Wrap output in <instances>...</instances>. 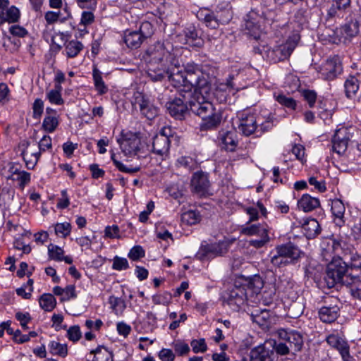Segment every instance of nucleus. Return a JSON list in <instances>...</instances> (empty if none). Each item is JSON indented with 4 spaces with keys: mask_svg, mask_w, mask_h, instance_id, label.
<instances>
[{
    "mask_svg": "<svg viewBox=\"0 0 361 361\" xmlns=\"http://www.w3.org/2000/svg\"><path fill=\"white\" fill-rule=\"evenodd\" d=\"M261 14H262V25L269 24L271 25L274 20L276 14L275 12L272 10L267 9L266 11H262L261 10Z\"/></svg>",
    "mask_w": 361,
    "mask_h": 361,
    "instance_id": "57",
    "label": "nucleus"
},
{
    "mask_svg": "<svg viewBox=\"0 0 361 361\" xmlns=\"http://www.w3.org/2000/svg\"><path fill=\"white\" fill-rule=\"evenodd\" d=\"M343 71L342 63L338 56L329 58L320 67L319 73L322 79L333 80Z\"/></svg>",
    "mask_w": 361,
    "mask_h": 361,
    "instance_id": "9",
    "label": "nucleus"
},
{
    "mask_svg": "<svg viewBox=\"0 0 361 361\" xmlns=\"http://www.w3.org/2000/svg\"><path fill=\"white\" fill-rule=\"evenodd\" d=\"M140 139L133 135L131 137L123 139L120 143V147L126 156L133 157L140 151Z\"/></svg>",
    "mask_w": 361,
    "mask_h": 361,
    "instance_id": "20",
    "label": "nucleus"
},
{
    "mask_svg": "<svg viewBox=\"0 0 361 361\" xmlns=\"http://www.w3.org/2000/svg\"><path fill=\"white\" fill-rule=\"evenodd\" d=\"M186 43H192L198 37V33L194 27H189L185 30Z\"/></svg>",
    "mask_w": 361,
    "mask_h": 361,
    "instance_id": "64",
    "label": "nucleus"
},
{
    "mask_svg": "<svg viewBox=\"0 0 361 361\" xmlns=\"http://www.w3.org/2000/svg\"><path fill=\"white\" fill-rule=\"evenodd\" d=\"M266 341L251 350L250 361H273L274 353L271 349V345Z\"/></svg>",
    "mask_w": 361,
    "mask_h": 361,
    "instance_id": "17",
    "label": "nucleus"
},
{
    "mask_svg": "<svg viewBox=\"0 0 361 361\" xmlns=\"http://www.w3.org/2000/svg\"><path fill=\"white\" fill-rule=\"evenodd\" d=\"M94 354L92 361H113V355L107 348L99 346L91 352Z\"/></svg>",
    "mask_w": 361,
    "mask_h": 361,
    "instance_id": "35",
    "label": "nucleus"
},
{
    "mask_svg": "<svg viewBox=\"0 0 361 361\" xmlns=\"http://www.w3.org/2000/svg\"><path fill=\"white\" fill-rule=\"evenodd\" d=\"M82 44L78 40H71L68 42L65 47L66 55L69 58L75 57L82 49Z\"/></svg>",
    "mask_w": 361,
    "mask_h": 361,
    "instance_id": "41",
    "label": "nucleus"
},
{
    "mask_svg": "<svg viewBox=\"0 0 361 361\" xmlns=\"http://www.w3.org/2000/svg\"><path fill=\"white\" fill-rule=\"evenodd\" d=\"M23 155L26 167L28 169H32L38 161L40 152L29 153L28 151H24Z\"/></svg>",
    "mask_w": 361,
    "mask_h": 361,
    "instance_id": "43",
    "label": "nucleus"
},
{
    "mask_svg": "<svg viewBox=\"0 0 361 361\" xmlns=\"http://www.w3.org/2000/svg\"><path fill=\"white\" fill-rule=\"evenodd\" d=\"M173 346L175 353L179 356L185 355L190 350V346L187 343L180 341L173 343Z\"/></svg>",
    "mask_w": 361,
    "mask_h": 361,
    "instance_id": "51",
    "label": "nucleus"
},
{
    "mask_svg": "<svg viewBox=\"0 0 361 361\" xmlns=\"http://www.w3.org/2000/svg\"><path fill=\"white\" fill-rule=\"evenodd\" d=\"M48 253L51 259L59 262L63 261L64 251L61 247L50 244L48 246Z\"/></svg>",
    "mask_w": 361,
    "mask_h": 361,
    "instance_id": "44",
    "label": "nucleus"
},
{
    "mask_svg": "<svg viewBox=\"0 0 361 361\" xmlns=\"http://www.w3.org/2000/svg\"><path fill=\"white\" fill-rule=\"evenodd\" d=\"M267 343H269V345H271V349H273V351L275 350L279 355H287L292 353V351L288 347V345L285 344L283 341L281 340L279 343L276 341H269Z\"/></svg>",
    "mask_w": 361,
    "mask_h": 361,
    "instance_id": "42",
    "label": "nucleus"
},
{
    "mask_svg": "<svg viewBox=\"0 0 361 361\" xmlns=\"http://www.w3.org/2000/svg\"><path fill=\"white\" fill-rule=\"evenodd\" d=\"M178 164L188 170H192L195 168L196 164L194 159L190 157H181L177 160Z\"/></svg>",
    "mask_w": 361,
    "mask_h": 361,
    "instance_id": "56",
    "label": "nucleus"
},
{
    "mask_svg": "<svg viewBox=\"0 0 361 361\" xmlns=\"http://www.w3.org/2000/svg\"><path fill=\"white\" fill-rule=\"evenodd\" d=\"M275 98L276 100L282 106H284L285 107L292 110L295 109L296 102L292 97L279 94L278 95H275Z\"/></svg>",
    "mask_w": 361,
    "mask_h": 361,
    "instance_id": "47",
    "label": "nucleus"
},
{
    "mask_svg": "<svg viewBox=\"0 0 361 361\" xmlns=\"http://www.w3.org/2000/svg\"><path fill=\"white\" fill-rule=\"evenodd\" d=\"M83 11L81 14L80 18V25H84L85 27L91 25L94 21V15L92 11Z\"/></svg>",
    "mask_w": 361,
    "mask_h": 361,
    "instance_id": "59",
    "label": "nucleus"
},
{
    "mask_svg": "<svg viewBox=\"0 0 361 361\" xmlns=\"http://www.w3.org/2000/svg\"><path fill=\"white\" fill-rule=\"evenodd\" d=\"M341 33L345 39L351 40L359 33V23L357 21H350L341 27Z\"/></svg>",
    "mask_w": 361,
    "mask_h": 361,
    "instance_id": "32",
    "label": "nucleus"
},
{
    "mask_svg": "<svg viewBox=\"0 0 361 361\" xmlns=\"http://www.w3.org/2000/svg\"><path fill=\"white\" fill-rule=\"evenodd\" d=\"M109 302L116 314L123 312L126 307L124 300L115 296H111Z\"/></svg>",
    "mask_w": 361,
    "mask_h": 361,
    "instance_id": "46",
    "label": "nucleus"
},
{
    "mask_svg": "<svg viewBox=\"0 0 361 361\" xmlns=\"http://www.w3.org/2000/svg\"><path fill=\"white\" fill-rule=\"evenodd\" d=\"M359 89L358 80L354 76H350L345 82V95L348 98L353 97Z\"/></svg>",
    "mask_w": 361,
    "mask_h": 361,
    "instance_id": "38",
    "label": "nucleus"
},
{
    "mask_svg": "<svg viewBox=\"0 0 361 361\" xmlns=\"http://www.w3.org/2000/svg\"><path fill=\"white\" fill-rule=\"evenodd\" d=\"M62 87L61 85H55V87L47 92V98L51 104L61 105L64 101L61 97V91Z\"/></svg>",
    "mask_w": 361,
    "mask_h": 361,
    "instance_id": "33",
    "label": "nucleus"
},
{
    "mask_svg": "<svg viewBox=\"0 0 361 361\" xmlns=\"http://www.w3.org/2000/svg\"><path fill=\"white\" fill-rule=\"evenodd\" d=\"M49 349L51 354L65 357L68 355L66 344L60 343L59 341H52L49 343Z\"/></svg>",
    "mask_w": 361,
    "mask_h": 361,
    "instance_id": "39",
    "label": "nucleus"
},
{
    "mask_svg": "<svg viewBox=\"0 0 361 361\" xmlns=\"http://www.w3.org/2000/svg\"><path fill=\"white\" fill-rule=\"evenodd\" d=\"M76 297L75 286L74 285H68L64 288V293L61 300L62 301H68L71 299L76 298Z\"/></svg>",
    "mask_w": 361,
    "mask_h": 361,
    "instance_id": "60",
    "label": "nucleus"
},
{
    "mask_svg": "<svg viewBox=\"0 0 361 361\" xmlns=\"http://www.w3.org/2000/svg\"><path fill=\"white\" fill-rule=\"evenodd\" d=\"M331 210L336 225L339 227L343 226L345 222L344 217L345 207L343 202L339 199L332 200Z\"/></svg>",
    "mask_w": 361,
    "mask_h": 361,
    "instance_id": "22",
    "label": "nucleus"
},
{
    "mask_svg": "<svg viewBox=\"0 0 361 361\" xmlns=\"http://www.w3.org/2000/svg\"><path fill=\"white\" fill-rule=\"evenodd\" d=\"M112 268L117 271L126 270L128 268V262L126 258L116 256L113 259Z\"/></svg>",
    "mask_w": 361,
    "mask_h": 361,
    "instance_id": "52",
    "label": "nucleus"
},
{
    "mask_svg": "<svg viewBox=\"0 0 361 361\" xmlns=\"http://www.w3.org/2000/svg\"><path fill=\"white\" fill-rule=\"evenodd\" d=\"M67 336L69 340L76 342L80 340L82 334L78 326H73L67 331Z\"/></svg>",
    "mask_w": 361,
    "mask_h": 361,
    "instance_id": "58",
    "label": "nucleus"
},
{
    "mask_svg": "<svg viewBox=\"0 0 361 361\" xmlns=\"http://www.w3.org/2000/svg\"><path fill=\"white\" fill-rule=\"evenodd\" d=\"M159 357L161 361H173L175 353L171 349L163 348L159 353Z\"/></svg>",
    "mask_w": 361,
    "mask_h": 361,
    "instance_id": "62",
    "label": "nucleus"
},
{
    "mask_svg": "<svg viewBox=\"0 0 361 361\" xmlns=\"http://www.w3.org/2000/svg\"><path fill=\"white\" fill-rule=\"evenodd\" d=\"M197 17L200 20L203 21L205 25L212 29H216L219 24L227 23L228 20L219 19L214 13L206 8L200 9L197 13Z\"/></svg>",
    "mask_w": 361,
    "mask_h": 361,
    "instance_id": "19",
    "label": "nucleus"
},
{
    "mask_svg": "<svg viewBox=\"0 0 361 361\" xmlns=\"http://www.w3.org/2000/svg\"><path fill=\"white\" fill-rule=\"evenodd\" d=\"M166 107L169 114L177 119H182L190 107L192 113L202 118V130L215 128L221 121L219 111L214 108L211 102L205 99L204 95H200L198 92H181L178 97L169 101Z\"/></svg>",
    "mask_w": 361,
    "mask_h": 361,
    "instance_id": "1",
    "label": "nucleus"
},
{
    "mask_svg": "<svg viewBox=\"0 0 361 361\" xmlns=\"http://www.w3.org/2000/svg\"><path fill=\"white\" fill-rule=\"evenodd\" d=\"M135 105L139 106L141 114L147 119L152 120L158 115V109L142 93L135 95Z\"/></svg>",
    "mask_w": 361,
    "mask_h": 361,
    "instance_id": "16",
    "label": "nucleus"
},
{
    "mask_svg": "<svg viewBox=\"0 0 361 361\" xmlns=\"http://www.w3.org/2000/svg\"><path fill=\"white\" fill-rule=\"evenodd\" d=\"M269 227L267 224H252L243 228V233L247 235H257L259 238H269Z\"/></svg>",
    "mask_w": 361,
    "mask_h": 361,
    "instance_id": "26",
    "label": "nucleus"
},
{
    "mask_svg": "<svg viewBox=\"0 0 361 361\" xmlns=\"http://www.w3.org/2000/svg\"><path fill=\"white\" fill-rule=\"evenodd\" d=\"M339 307L335 305H329L323 306L319 311L320 319L325 323L334 322L339 315Z\"/></svg>",
    "mask_w": 361,
    "mask_h": 361,
    "instance_id": "24",
    "label": "nucleus"
},
{
    "mask_svg": "<svg viewBox=\"0 0 361 361\" xmlns=\"http://www.w3.org/2000/svg\"><path fill=\"white\" fill-rule=\"evenodd\" d=\"M220 145L227 151L233 152L237 146V135L233 131L223 132L219 135Z\"/></svg>",
    "mask_w": 361,
    "mask_h": 361,
    "instance_id": "25",
    "label": "nucleus"
},
{
    "mask_svg": "<svg viewBox=\"0 0 361 361\" xmlns=\"http://www.w3.org/2000/svg\"><path fill=\"white\" fill-rule=\"evenodd\" d=\"M279 340L288 345L293 354L301 350L303 345L302 335L295 331L280 329L276 331Z\"/></svg>",
    "mask_w": 361,
    "mask_h": 361,
    "instance_id": "10",
    "label": "nucleus"
},
{
    "mask_svg": "<svg viewBox=\"0 0 361 361\" xmlns=\"http://www.w3.org/2000/svg\"><path fill=\"white\" fill-rule=\"evenodd\" d=\"M61 15V13L60 11H49L45 13L44 19L48 25H52L59 20Z\"/></svg>",
    "mask_w": 361,
    "mask_h": 361,
    "instance_id": "61",
    "label": "nucleus"
},
{
    "mask_svg": "<svg viewBox=\"0 0 361 361\" xmlns=\"http://www.w3.org/2000/svg\"><path fill=\"white\" fill-rule=\"evenodd\" d=\"M300 36L297 34L293 35L285 44L275 47L271 51L272 59L274 61H283L288 59L296 47Z\"/></svg>",
    "mask_w": 361,
    "mask_h": 361,
    "instance_id": "11",
    "label": "nucleus"
},
{
    "mask_svg": "<svg viewBox=\"0 0 361 361\" xmlns=\"http://www.w3.org/2000/svg\"><path fill=\"white\" fill-rule=\"evenodd\" d=\"M253 322L260 326H267L270 320V312L267 310H254L250 314Z\"/></svg>",
    "mask_w": 361,
    "mask_h": 361,
    "instance_id": "30",
    "label": "nucleus"
},
{
    "mask_svg": "<svg viewBox=\"0 0 361 361\" xmlns=\"http://www.w3.org/2000/svg\"><path fill=\"white\" fill-rule=\"evenodd\" d=\"M358 132L353 127H341L336 130L332 139L333 150L338 154H343L348 147H354Z\"/></svg>",
    "mask_w": 361,
    "mask_h": 361,
    "instance_id": "6",
    "label": "nucleus"
},
{
    "mask_svg": "<svg viewBox=\"0 0 361 361\" xmlns=\"http://www.w3.org/2000/svg\"><path fill=\"white\" fill-rule=\"evenodd\" d=\"M229 246L230 243L228 240L202 244L197 255L202 260L204 259H212L226 254L228 251Z\"/></svg>",
    "mask_w": 361,
    "mask_h": 361,
    "instance_id": "7",
    "label": "nucleus"
},
{
    "mask_svg": "<svg viewBox=\"0 0 361 361\" xmlns=\"http://www.w3.org/2000/svg\"><path fill=\"white\" fill-rule=\"evenodd\" d=\"M238 129L245 136L258 133V121L254 114H241L239 117Z\"/></svg>",
    "mask_w": 361,
    "mask_h": 361,
    "instance_id": "15",
    "label": "nucleus"
},
{
    "mask_svg": "<svg viewBox=\"0 0 361 361\" xmlns=\"http://www.w3.org/2000/svg\"><path fill=\"white\" fill-rule=\"evenodd\" d=\"M182 220L189 225H193L200 221V215L195 211L190 210L182 214Z\"/></svg>",
    "mask_w": 361,
    "mask_h": 361,
    "instance_id": "48",
    "label": "nucleus"
},
{
    "mask_svg": "<svg viewBox=\"0 0 361 361\" xmlns=\"http://www.w3.org/2000/svg\"><path fill=\"white\" fill-rule=\"evenodd\" d=\"M59 125V116H44L42 128L46 133H54Z\"/></svg>",
    "mask_w": 361,
    "mask_h": 361,
    "instance_id": "34",
    "label": "nucleus"
},
{
    "mask_svg": "<svg viewBox=\"0 0 361 361\" xmlns=\"http://www.w3.org/2000/svg\"><path fill=\"white\" fill-rule=\"evenodd\" d=\"M246 300V292L244 288L235 287L224 296V301L230 308L238 311Z\"/></svg>",
    "mask_w": 361,
    "mask_h": 361,
    "instance_id": "12",
    "label": "nucleus"
},
{
    "mask_svg": "<svg viewBox=\"0 0 361 361\" xmlns=\"http://www.w3.org/2000/svg\"><path fill=\"white\" fill-rule=\"evenodd\" d=\"M192 190L200 196L210 194V183L207 173L202 171L196 172L191 179Z\"/></svg>",
    "mask_w": 361,
    "mask_h": 361,
    "instance_id": "13",
    "label": "nucleus"
},
{
    "mask_svg": "<svg viewBox=\"0 0 361 361\" xmlns=\"http://www.w3.org/2000/svg\"><path fill=\"white\" fill-rule=\"evenodd\" d=\"M348 263L341 257L334 259L328 264L325 279L329 287L341 283L347 286H355V289L359 290L361 281L358 276L348 274Z\"/></svg>",
    "mask_w": 361,
    "mask_h": 361,
    "instance_id": "4",
    "label": "nucleus"
},
{
    "mask_svg": "<svg viewBox=\"0 0 361 361\" xmlns=\"http://www.w3.org/2000/svg\"><path fill=\"white\" fill-rule=\"evenodd\" d=\"M13 179L18 181L19 186L23 188L30 181V173L12 168Z\"/></svg>",
    "mask_w": 361,
    "mask_h": 361,
    "instance_id": "40",
    "label": "nucleus"
},
{
    "mask_svg": "<svg viewBox=\"0 0 361 361\" xmlns=\"http://www.w3.org/2000/svg\"><path fill=\"white\" fill-rule=\"evenodd\" d=\"M9 0H0V25L4 23H15L20 17V10L15 6L8 7Z\"/></svg>",
    "mask_w": 361,
    "mask_h": 361,
    "instance_id": "14",
    "label": "nucleus"
},
{
    "mask_svg": "<svg viewBox=\"0 0 361 361\" xmlns=\"http://www.w3.org/2000/svg\"><path fill=\"white\" fill-rule=\"evenodd\" d=\"M124 42L128 48L137 49L145 41V39L137 31H126L123 37Z\"/></svg>",
    "mask_w": 361,
    "mask_h": 361,
    "instance_id": "28",
    "label": "nucleus"
},
{
    "mask_svg": "<svg viewBox=\"0 0 361 361\" xmlns=\"http://www.w3.org/2000/svg\"><path fill=\"white\" fill-rule=\"evenodd\" d=\"M350 4V0H334L327 14L331 18L339 16L340 13L347 8Z\"/></svg>",
    "mask_w": 361,
    "mask_h": 361,
    "instance_id": "31",
    "label": "nucleus"
},
{
    "mask_svg": "<svg viewBox=\"0 0 361 361\" xmlns=\"http://www.w3.org/2000/svg\"><path fill=\"white\" fill-rule=\"evenodd\" d=\"M145 256V251L140 245L134 246L130 249L128 253V257L133 261H136Z\"/></svg>",
    "mask_w": 361,
    "mask_h": 361,
    "instance_id": "55",
    "label": "nucleus"
},
{
    "mask_svg": "<svg viewBox=\"0 0 361 361\" xmlns=\"http://www.w3.org/2000/svg\"><path fill=\"white\" fill-rule=\"evenodd\" d=\"M305 147L302 145L295 144L293 146L292 148V153L295 156L296 159L300 161L302 163H304L306 161L305 159Z\"/></svg>",
    "mask_w": 361,
    "mask_h": 361,
    "instance_id": "54",
    "label": "nucleus"
},
{
    "mask_svg": "<svg viewBox=\"0 0 361 361\" xmlns=\"http://www.w3.org/2000/svg\"><path fill=\"white\" fill-rule=\"evenodd\" d=\"M302 227L307 238H315L321 231L320 225L314 219H305Z\"/></svg>",
    "mask_w": 361,
    "mask_h": 361,
    "instance_id": "29",
    "label": "nucleus"
},
{
    "mask_svg": "<svg viewBox=\"0 0 361 361\" xmlns=\"http://www.w3.org/2000/svg\"><path fill=\"white\" fill-rule=\"evenodd\" d=\"M171 137V129L169 127H164L160 133L153 138L152 152L165 158L168 156Z\"/></svg>",
    "mask_w": 361,
    "mask_h": 361,
    "instance_id": "8",
    "label": "nucleus"
},
{
    "mask_svg": "<svg viewBox=\"0 0 361 361\" xmlns=\"http://www.w3.org/2000/svg\"><path fill=\"white\" fill-rule=\"evenodd\" d=\"M326 341L329 345L340 353L342 358L349 357V345L343 338L338 334H330L326 337Z\"/></svg>",
    "mask_w": 361,
    "mask_h": 361,
    "instance_id": "18",
    "label": "nucleus"
},
{
    "mask_svg": "<svg viewBox=\"0 0 361 361\" xmlns=\"http://www.w3.org/2000/svg\"><path fill=\"white\" fill-rule=\"evenodd\" d=\"M261 10H251L245 18V27L250 32L260 30L262 26Z\"/></svg>",
    "mask_w": 361,
    "mask_h": 361,
    "instance_id": "23",
    "label": "nucleus"
},
{
    "mask_svg": "<svg viewBox=\"0 0 361 361\" xmlns=\"http://www.w3.org/2000/svg\"><path fill=\"white\" fill-rule=\"evenodd\" d=\"M40 307L45 311L53 310L56 305V300L51 294H43L39 300Z\"/></svg>",
    "mask_w": 361,
    "mask_h": 361,
    "instance_id": "37",
    "label": "nucleus"
},
{
    "mask_svg": "<svg viewBox=\"0 0 361 361\" xmlns=\"http://www.w3.org/2000/svg\"><path fill=\"white\" fill-rule=\"evenodd\" d=\"M301 254L298 247L289 242L275 247L270 262L273 266L281 267L295 263L300 258Z\"/></svg>",
    "mask_w": 361,
    "mask_h": 361,
    "instance_id": "5",
    "label": "nucleus"
},
{
    "mask_svg": "<svg viewBox=\"0 0 361 361\" xmlns=\"http://www.w3.org/2000/svg\"><path fill=\"white\" fill-rule=\"evenodd\" d=\"M33 118L39 119L44 111V102L41 99H36L32 105Z\"/></svg>",
    "mask_w": 361,
    "mask_h": 361,
    "instance_id": "53",
    "label": "nucleus"
},
{
    "mask_svg": "<svg viewBox=\"0 0 361 361\" xmlns=\"http://www.w3.org/2000/svg\"><path fill=\"white\" fill-rule=\"evenodd\" d=\"M190 345L195 353H204L207 350V345L204 338L192 340Z\"/></svg>",
    "mask_w": 361,
    "mask_h": 361,
    "instance_id": "49",
    "label": "nucleus"
},
{
    "mask_svg": "<svg viewBox=\"0 0 361 361\" xmlns=\"http://www.w3.org/2000/svg\"><path fill=\"white\" fill-rule=\"evenodd\" d=\"M178 60L174 65L170 66L166 71V77L174 87H180L179 93L190 92H198L200 95L209 94L210 91L209 75L202 71L197 66L187 64L184 71L180 70L177 66Z\"/></svg>",
    "mask_w": 361,
    "mask_h": 361,
    "instance_id": "2",
    "label": "nucleus"
},
{
    "mask_svg": "<svg viewBox=\"0 0 361 361\" xmlns=\"http://www.w3.org/2000/svg\"><path fill=\"white\" fill-rule=\"evenodd\" d=\"M93 80L96 90L99 94H104L108 91V87L105 85L101 72L96 68L93 70Z\"/></svg>",
    "mask_w": 361,
    "mask_h": 361,
    "instance_id": "36",
    "label": "nucleus"
},
{
    "mask_svg": "<svg viewBox=\"0 0 361 361\" xmlns=\"http://www.w3.org/2000/svg\"><path fill=\"white\" fill-rule=\"evenodd\" d=\"M137 31L145 40L152 35L153 26L149 22L145 21L140 25L139 30Z\"/></svg>",
    "mask_w": 361,
    "mask_h": 361,
    "instance_id": "50",
    "label": "nucleus"
},
{
    "mask_svg": "<svg viewBox=\"0 0 361 361\" xmlns=\"http://www.w3.org/2000/svg\"><path fill=\"white\" fill-rule=\"evenodd\" d=\"M56 235L62 238H66L71 233V225L68 222L57 223L54 226Z\"/></svg>",
    "mask_w": 361,
    "mask_h": 361,
    "instance_id": "45",
    "label": "nucleus"
},
{
    "mask_svg": "<svg viewBox=\"0 0 361 361\" xmlns=\"http://www.w3.org/2000/svg\"><path fill=\"white\" fill-rule=\"evenodd\" d=\"M148 60L147 75L154 81H161L166 78V71L177 60L170 51L169 43L158 41L150 45L145 52Z\"/></svg>",
    "mask_w": 361,
    "mask_h": 361,
    "instance_id": "3",
    "label": "nucleus"
},
{
    "mask_svg": "<svg viewBox=\"0 0 361 361\" xmlns=\"http://www.w3.org/2000/svg\"><path fill=\"white\" fill-rule=\"evenodd\" d=\"M319 200L308 194L303 195L298 202V207L305 212H311L319 207Z\"/></svg>",
    "mask_w": 361,
    "mask_h": 361,
    "instance_id": "27",
    "label": "nucleus"
},
{
    "mask_svg": "<svg viewBox=\"0 0 361 361\" xmlns=\"http://www.w3.org/2000/svg\"><path fill=\"white\" fill-rule=\"evenodd\" d=\"M234 80V75H230L226 79V83H221L219 85L214 91V96L220 102H226L228 96V90L230 92L231 90L235 87V84L233 80Z\"/></svg>",
    "mask_w": 361,
    "mask_h": 361,
    "instance_id": "21",
    "label": "nucleus"
},
{
    "mask_svg": "<svg viewBox=\"0 0 361 361\" xmlns=\"http://www.w3.org/2000/svg\"><path fill=\"white\" fill-rule=\"evenodd\" d=\"M98 0H76L77 5L81 8L94 10Z\"/></svg>",
    "mask_w": 361,
    "mask_h": 361,
    "instance_id": "63",
    "label": "nucleus"
}]
</instances>
